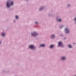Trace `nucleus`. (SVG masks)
Segmentation results:
<instances>
[{
    "label": "nucleus",
    "instance_id": "nucleus-5",
    "mask_svg": "<svg viewBox=\"0 0 76 76\" xmlns=\"http://www.w3.org/2000/svg\"><path fill=\"white\" fill-rule=\"evenodd\" d=\"M62 45V44L61 42H58V46H59V47H61Z\"/></svg>",
    "mask_w": 76,
    "mask_h": 76
},
{
    "label": "nucleus",
    "instance_id": "nucleus-13",
    "mask_svg": "<svg viewBox=\"0 0 76 76\" xmlns=\"http://www.w3.org/2000/svg\"><path fill=\"white\" fill-rule=\"evenodd\" d=\"M16 18L17 19H18V17L17 16H16Z\"/></svg>",
    "mask_w": 76,
    "mask_h": 76
},
{
    "label": "nucleus",
    "instance_id": "nucleus-6",
    "mask_svg": "<svg viewBox=\"0 0 76 76\" xmlns=\"http://www.w3.org/2000/svg\"><path fill=\"white\" fill-rule=\"evenodd\" d=\"M45 44H42L40 45V47H45Z\"/></svg>",
    "mask_w": 76,
    "mask_h": 76
},
{
    "label": "nucleus",
    "instance_id": "nucleus-3",
    "mask_svg": "<svg viewBox=\"0 0 76 76\" xmlns=\"http://www.w3.org/2000/svg\"><path fill=\"white\" fill-rule=\"evenodd\" d=\"M65 31H66V34H68V33L69 32V29L67 28H66L65 29Z\"/></svg>",
    "mask_w": 76,
    "mask_h": 76
},
{
    "label": "nucleus",
    "instance_id": "nucleus-7",
    "mask_svg": "<svg viewBox=\"0 0 76 76\" xmlns=\"http://www.w3.org/2000/svg\"><path fill=\"white\" fill-rule=\"evenodd\" d=\"M5 35H6V34L5 33H2V35L3 37Z\"/></svg>",
    "mask_w": 76,
    "mask_h": 76
},
{
    "label": "nucleus",
    "instance_id": "nucleus-2",
    "mask_svg": "<svg viewBox=\"0 0 76 76\" xmlns=\"http://www.w3.org/2000/svg\"><path fill=\"white\" fill-rule=\"evenodd\" d=\"M29 48H31V49H35V47H34V46L33 45H31L29 46Z\"/></svg>",
    "mask_w": 76,
    "mask_h": 76
},
{
    "label": "nucleus",
    "instance_id": "nucleus-12",
    "mask_svg": "<svg viewBox=\"0 0 76 76\" xmlns=\"http://www.w3.org/2000/svg\"><path fill=\"white\" fill-rule=\"evenodd\" d=\"M58 21H59V22H61V19H59V20H58Z\"/></svg>",
    "mask_w": 76,
    "mask_h": 76
},
{
    "label": "nucleus",
    "instance_id": "nucleus-11",
    "mask_svg": "<svg viewBox=\"0 0 76 76\" xmlns=\"http://www.w3.org/2000/svg\"><path fill=\"white\" fill-rule=\"evenodd\" d=\"M68 47H69V48H72V47L70 45H68Z\"/></svg>",
    "mask_w": 76,
    "mask_h": 76
},
{
    "label": "nucleus",
    "instance_id": "nucleus-15",
    "mask_svg": "<svg viewBox=\"0 0 76 76\" xmlns=\"http://www.w3.org/2000/svg\"><path fill=\"white\" fill-rule=\"evenodd\" d=\"M36 24H37V23H38V22H36Z\"/></svg>",
    "mask_w": 76,
    "mask_h": 76
},
{
    "label": "nucleus",
    "instance_id": "nucleus-8",
    "mask_svg": "<svg viewBox=\"0 0 76 76\" xmlns=\"http://www.w3.org/2000/svg\"><path fill=\"white\" fill-rule=\"evenodd\" d=\"M54 37H55V36L53 34V35H52V36L51 38H54Z\"/></svg>",
    "mask_w": 76,
    "mask_h": 76
},
{
    "label": "nucleus",
    "instance_id": "nucleus-17",
    "mask_svg": "<svg viewBox=\"0 0 76 76\" xmlns=\"http://www.w3.org/2000/svg\"><path fill=\"white\" fill-rule=\"evenodd\" d=\"M68 6H69V5H68Z\"/></svg>",
    "mask_w": 76,
    "mask_h": 76
},
{
    "label": "nucleus",
    "instance_id": "nucleus-1",
    "mask_svg": "<svg viewBox=\"0 0 76 76\" xmlns=\"http://www.w3.org/2000/svg\"><path fill=\"white\" fill-rule=\"evenodd\" d=\"M12 4H13V2H11V5L9 4V1H8V2H7V7H9L11 6V5H12Z\"/></svg>",
    "mask_w": 76,
    "mask_h": 76
},
{
    "label": "nucleus",
    "instance_id": "nucleus-10",
    "mask_svg": "<svg viewBox=\"0 0 76 76\" xmlns=\"http://www.w3.org/2000/svg\"><path fill=\"white\" fill-rule=\"evenodd\" d=\"M54 46L53 45H52L50 46V48H53V47H54Z\"/></svg>",
    "mask_w": 76,
    "mask_h": 76
},
{
    "label": "nucleus",
    "instance_id": "nucleus-16",
    "mask_svg": "<svg viewBox=\"0 0 76 76\" xmlns=\"http://www.w3.org/2000/svg\"><path fill=\"white\" fill-rule=\"evenodd\" d=\"M41 10V9H40V10Z\"/></svg>",
    "mask_w": 76,
    "mask_h": 76
},
{
    "label": "nucleus",
    "instance_id": "nucleus-4",
    "mask_svg": "<svg viewBox=\"0 0 76 76\" xmlns=\"http://www.w3.org/2000/svg\"><path fill=\"white\" fill-rule=\"evenodd\" d=\"M37 35V33L34 32L32 34L31 36L35 37V35Z\"/></svg>",
    "mask_w": 76,
    "mask_h": 76
},
{
    "label": "nucleus",
    "instance_id": "nucleus-14",
    "mask_svg": "<svg viewBox=\"0 0 76 76\" xmlns=\"http://www.w3.org/2000/svg\"><path fill=\"white\" fill-rule=\"evenodd\" d=\"M75 20H76V18L75 19Z\"/></svg>",
    "mask_w": 76,
    "mask_h": 76
},
{
    "label": "nucleus",
    "instance_id": "nucleus-9",
    "mask_svg": "<svg viewBox=\"0 0 76 76\" xmlns=\"http://www.w3.org/2000/svg\"><path fill=\"white\" fill-rule=\"evenodd\" d=\"M61 58L62 60H65V59H66V57H63Z\"/></svg>",
    "mask_w": 76,
    "mask_h": 76
}]
</instances>
